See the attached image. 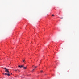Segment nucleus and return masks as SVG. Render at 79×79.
Listing matches in <instances>:
<instances>
[{
    "instance_id": "obj_1",
    "label": "nucleus",
    "mask_w": 79,
    "mask_h": 79,
    "mask_svg": "<svg viewBox=\"0 0 79 79\" xmlns=\"http://www.w3.org/2000/svg\"><path fill=\"white\" fill-rule=\"evenodd\" d=\"M4 69H5V71L6 73H9V69H6V68H4Z\"/></svg>"
},
{
    "instance_id": "obj_2",
    "label": "nucleus",
    "mask_w": 79,
    "mask_h": 79,
    "mask_svg": "<svg viewBox=\"0 0 79 79\" xmlns=\"http://www.w3.org/2000/svg\"><path fill=\"white\" fill-rule=\"evenodd\" d=\"M24 65H19L18 66V67H19V68H23V67H24Z\"/></svg>"
},
{
    "instance_id": "obj_3",
    "label": "nucleus",
    "mask_w": 79,
    "mask_h": 79,
    "mask_svg": "<svg viewBox=\"0 0 79 79\" xmlns=\"http://www.w3.org/2000/svg\"><path fill=\"white\" fill-rule=\"evenodd\" d=\"M7 75L8 76H10V73H7Z\"/></svg>"
},
{
    "instance_id": "obj_4",
    "label": "nucleus",
    "mask_w": 79,
    "mask_h": 79,
    "mask_svg": "<svg viewBox=\"0 0 79 79\" xmlns=\"http://www.w3.org/2000/svg\"><path fill=\"white\" fill-rule=\"evenodd\" d=\"M35 68L34 69H33L32 70V73H33V72H34V71H35Z\"/></svg>"
},
{
    "instance_id": "obj_5",
    "label": "nucleus",
    "mask_w": 79,
    "mask_h": 79,
    "mask_svg": "<svg viewBox=\"0 0 79 79\" xmlns=\"http://www.w3.org/2000/svg\"><path fill=\"white\" fill-rule=\"evenodd\" d=\"M4 75H5V76H7V73H5L4 74Z\"/></svg>"
},
{
    "instance_id": "obj_6",
    "label": "nucleus",
    "mask_w": 79,
    "mask_h": 79,
    "mask_svg": "<svg viewBox=\"0 0 79 79\" xmlns=\"http://www.w3.org/2000/svg\"><path fill=\"white\" fill-rule=\"evenodd\" d=\"M23 68H24V69H26V68H27V67H25L24 66L23 67Z\"/></svg>"
},
{
    "instance_id": "obj_7",
    "label": "nucleus",
    "mask_w": 79,
    "mask_h": 79,
    "mask_svg": "<svg viewBox=\"0 0 79 79\" xmlns=\"http://www.w3.org/2000/svg\"><path fill=\"white\" fill-rule=\"evenodd\" d=\"M25 60H23V62H24V63H25Z\"/></svg>"
},
{
    "instance_id": "obj_8",
    "label": "nucleus",
    "mask_w": 79,
    "mask_h": 79,
    "mask_svg": "<svg viewBox=\"0 0 79 79\" xmlns=\"http://www.w3.org/2000/svg\"><path fill=\"white\" fill-rule=\"evenodd\" d=\"M41 73H44V72H43V71L42 70L41 71Z\"/></svg>"
},
{
    "instance_id": "obj_9",
    "label": "nucleus",
    "mask_w": 79,
    "mask_h": 79,
    "mask_svg": "<svg viewBox=\"0 0 79 79\" xmlns=\"http://www.w3.org/2000/svg\"><path fill=\"white\" fill-rule=\"evenodd\" d=\"M37 67L35 66V68H37Z\"/></svg>"
},
{
    "instance_id": "obj_10",
    "label": "nucleus",
    "mask_w": 79,
    "mask_h": 79,
    "mask_svg": "<svg viewBox=\"0 0 79 79\" xmlns=\"http://www.w3.org/2000/svg\"><path fill=\"white\" fill-rule=\"evenodd\" d=\"M54 15H53V14L52 15V16H54Z\"/></svg>"
},
{
    "instance_id": "obj_11",
    "label": "nucleus",
    "mask_w": 79,
    "mask_h": 79,
    "mask_svg": "<svg viewBox=\"0 0 79 79\" xmlns=\"http://www.w3.org/2000/svg\"><path fill=\"white\" fill-rule=\"evenodd\" d=\"M63 17L60 18V19H63Z\"/></svg>"
},
{
    "instance_id": "obj_12",
    "label": "nucleus",
    "mask_w": 79,
    "mask_h": 79,
    "mask_svg": "<svg viewBox=\"0 0 79 79\" xmlns=\"http://www.w3.org/2000/svg\"><path fill=\"white\" fill-rule=\"evenodd\" d=\"M15 71H17V70H15Z\"/></svg>"
},
{
    "instance_id": "obj_13",
    "label": "nucleus",
    "mask_w": 79,
    "mask_h": 79,
    "mask_svg": "<svg viewBox=\"0 0 79 79\" xmlns=\"http://www.w3.org/2000/svg\"><path fill=\"white\" fill-rule=\"evenodd\" d=\"M18 71L19 72H20V71L19 70H18Z\"/></svg>"
},
{
    "instance_id": "obj_14",
    "label": "nucleus",
    "mask_w": 79,
    "mask_h": 79,
    "mask_svg": "<svg viewBox=\"0 0 79 79\" xmlns=\"http://www.w3.org/2000/svg\"><path fill=\"white\" fill-rule=\"evenodd\" d=\"M3 74H4V73H3Z\"/></svg>"
}]
</instances>
